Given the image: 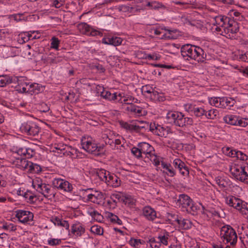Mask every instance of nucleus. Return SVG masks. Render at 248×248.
<instances>
[{"label":"nucleus","mask_w":248,"mask_h":248,"mask_svg":"<svg viewBox=\"0 0 248 248\" xmlns=\"http://www.w3.org/2000/svg\"><path fill=\"white\" fill-rule=\"evenodd\" d=\"M53 185L58 188L66 192H71L73 189L72 185L63 179H55L53 181Z\"/></svg>","instance_id":"4468645a"},{"label":"nucleus","mask_w":248,"mask_h":248,"mask_svg":"<svg viewBox=\"0 0 248 248\" xmlns=\"http://www.w3.org/2000/svg\"><path fill=\"white\" fill-rule=\"evenodd\" d=\"M103 199L104 195L102 193L95 191L94 193L89 194L87 200L94 203L100 204Z\"/></svg>","instance_id":"aec40b11"},{"label":"nucleus","mask_w":248,"mask_h":248,"mask_svg":"<svg viewBox=\"0 0 248 248\" xmlns=\"http://www.w3.org/2000/svg\"><path fill=\"white\" fill-rule=\"evenodd\" d=\"M158 238L159 239L160 243H162L164 245H168V237L166 235H160L159 236Z\"/></svg>","instance_id":"680f3d73"},{"label":"nucleus","mask_w":248,"mask_h":248,"mask_svg":"<svg viewBox=\"0 0 248 248\" xmlns=\"http://www.w3.org/2000/svg\"><path fill=\"white\" fill-rule=\"evenodd\" d=\"M101 96L109 100H114L116 97V93H111L110 92L105 90L101 92Z\"/></svg>","instance_id":"473e14b6"},{"label":"nucleus","mask_w":248,"mask_h":248,"mask_svg":"<svg viewBox=\"0 0 248 248\" xmlns=\"http://www.w3.org/2000/svg\"><path fill=\"white\" fill-rule=\"evenodd\" d=\"M129 244L131 246L135 248H139L141 244V242L140 239H131L129 241Z\"/></svg>","instance_id":"8fccbe9b"},{"label":"nucleus","mask_w":248,"mask_h":248,"mask_svg":"<svg viewBox=\"0 0 248 248\" xmlns=\"http://www.w3.org/2000/svg\"><path fill=\"white\" fill-rule=\"evenodd\" d=\"M127 110L134 112L139 115H142V109L135 106L130 105V106L127 107Z\"/></svg>","instance_id":"c9c22d12"},{"label":"nucleus","mask_w":248,"mask_h":248,"mask_svg":"<svg viewBox=\"0 0 248 248\" xmlns=\"http://www.w3.org/2000/svg\"><path fill=\"white\" fill-rule=\"evenodd\" d=\"M24 197L30 203L34 202V200L36 199V197L30 191H27L24 193Z\"/></svg>","instance_id":"f704fd0d"},{"label":"nucleus","mask_w":248,"mask_h":248,"mask_svg":"<svg viewBox=\"0 0 248 248\" xmlns=\"http://www.w3.org/2000/svg\"><path fill=\"white\" fill-rule=\"evenodd\" d=\"M120 182L121 180L116 175L110 173L106 183L108 186L116 187L120 185Z\"/></svg>","instance_id":"412c9836"},{"label":"nucleus","mask_w":248,"mask_h":248,"mask_svg":"<svg viewBox=\"0 0 248 248\" xmlns=\"http://www.w3.org/2000/svg\"><path fill=\"white\" fill-rule=\"evenodd\" d=\"M202 215L203 217H204L205 219H208L211 217L212 216H218V214L216 211L212 212L210 211L206 210L205 211H203Z\"/></svg>","instance_id":"58836bf2"},{"label":"nucleus","mask_w":248,"mask_h":248,"mask_svg":"<svg viewBox=\"0 0 248 248\" xmlns=\"http://www.w3.org/2000/svg\"><path fill=\"white\" fill-rule=\"evenodd\" d=\"M82 148L89 153H93L99 149L97 146L94 140L90 136L83 137L81 141Z\"/></svg>","instance_id":"1a4fd4ad"},{"label":"nucleus","mask_w":248,"mask_h":248,"mask_svg":"<svg viewBox=\"0 0 248 248\" xmlns=\"http://www.w3.org/2000/svg\"><path fill=\"white\" fill-rule=\"evenodd\" d=\"M116 97L115 99V100H117L118 102H120L121 103H123V100L124 99V94L123 93H116Z\"/></svg>","instance_id":"69168bd1"},{"label":"nucleus","mask_w":248,"mask_h":248,"mask_svg":"<svg viewBox=\"0 0 248 248\" xmlns=\"http://www.w3.org/2000/svg\"><path fill=\"white\" fill-rule=\"evenodd\" d=\"M230 171L236 180L248 184V164L244 166H232L230 168Z\"/></svg>","instance_id":"f03ea898"},{"label":"nucleus","mask_w":248,"mask_h":248,"mask_svg":"<svg viewBox=\"0 0 248 248\" xmlns=\"http://www.w3.org/2000/svg\"><path fill=\"white\" fill-rule=\"evenodd\" d=\"M146 157L153 162L155 166H157L160 164V161L158 157L155 155L154 152L146 156Z\"/></svg>","instance_id":"4c0bfd02"},{"label":"nucleus","mask_w":248,"mask_h":248,"mask_svg":"<svg viewBox=\"0 0 248 248\" xmlns=\"http://www.w3.org/2000/svg\"><path fill=\"white\" fill-rule=\"evenodd\" d=\"M229 21L228 18H224L221 16H216L214 18V22L213 23L214 26H215V30L217 32H221L224 26H225L228 21Z\"/></svg>","instance_id":"dca6fc26"},{"label":"nucleus","mask_w":248,"mask_h":248,"mask_svg":"<svg viewBox=\"0 0 248 248\" xmlns=\"http://www.w3.org/2000/svg\"><path fill=\"white\" fill-rule=\"evenodd\" d=\"M27 150L26 148H24H24H23V147L19 148L18 149L16 152L14 154V157H16V154H17V155H20L21 156L22 155H25L26 154H27Z\"/></svg>","instance_id":"4d7b16f0"},{"label":"nucleus","mask_w":248,"mask_h":248,"mask_svg":"<svg viewBox=\"0 0 248 248\" xmlns=\"http://www.w3.org/2000/svg\"><path fill=\"white\" fill-rule=\"evenodd\" d=\"M42 181L41 179L39 178H36L32 181V186L38 185H42Z\"/></svg>","instance_id":"774afa93"},{"label":"nucleus","mask_w":248,"mask_h":248,"mask_svg":"<svg viewBox=\"0 0 248 248\" xmlns=\"http://www.w3.org/2000/svg\"><path fill=\"white\" fill-rule=\"evenodd\" d=\"M225 202L231 207L240 211L242 214H246L245 212L244 206H245L244 202L240 199L234 196L229 195L225 198Z\"/></svg>","instance_id":"6e6552de"},{"label":"nucleus","mask_w":248,"mask_h":248,"mask_svg":"<svg viewBox=\"0 0 248 248\" xmlns=\"http://www.w3.org/2000/svg\"><path fill=\"white\" fill-rule=\"evenodd\" d=\"M182 55L184 56H188L192 59L202 62L203 61V51L200 47L187 44L181 47Z\"/></svg>","instance_id":"f257e3e1"},{"label":"nucleus","mask_w":248,"mask_h":248,"mask_svg":"<svg viewBox=\"0 0 248 248\" xmlns=\"http://www.w3.org/2000/svg\"><path fill=\"white\" fill-rule=\"evenodd\" d=\"M222 100H223V105H224V108H226L227 107H232L236 103L235 100L233 98L223 97Z\"/></svg>","instance_id":"72a5a7b5"},{"label":"nucleus","mask_w":248,"mask_h":248,"mask_svg":"<svg viewBox=\"0 0 248 248\" xmlns=\"http://www.w3.org/2000/svg\"><path fill=\"white\" fill-rule=\"evenodd\" d=\"M193 124V120L191 118L188 117H184L182 114V117L179 119L178 122H177V125L180 127H183L186 125H191Z\"/></svg>","instance_id":"2f4dec72"},{"label":"nucleus","mask_w":248,"mask_h":248,"mask_svg":"<svg viewBox=\"0 0 248 248\" xmlns=\"http://www.w3.org/2000/svg\"><path fill=\"white\" fill-rule=\"evenodd\" d=\"M41 170V168L38 165L33 164L32 163V165H31V168L29 169V172L31 173H38Z\"/></svg>","instance_id":"79ce46f5"},{"label":"nucleus","mask_w":248,"mask_h":248,"mask_svg":"<svg viewBox=\"0 0 248 248\" xmlns=\"http://www.w3.org/2000/svg\"><path fill=\"white\" fill-rule=\"evenodd\" d=\"M16 216L20 222L23 223L31 221L33 218V215L31 212L25 210L17 211Z\"/></svg>","instance_id":"ddd939ff"},{"label":"nucleus","mask_w":248,"mask_h":248,"mask_svg":"<svg viewBox=\"0 0 248 248\" xmlns=\"http://www.w3.org/2000/svg\"><path fill=\"white\" fill-rule=\"evenodd\" d=\"M90 214L95 220L98 222H101L103 219V216L97 211H92L90 213Z\"/></svg>","instance_id":"ea45409f"},{"label":"nucleus","mask_w":248,"mask_h":248,"mask_svg":"<svg viewBox=\"0 0 248 248\" xmlns=\"http://www.w3.org/2000/svg\"><path fill=\"white\" fill-rule=\"evenodd\" d=\"M220 235L223 242L234 245L237 241V235L235 231L229 225L224 226L220 230Z\"/></svg>","instance_id":"7ed1b4c3"},{"label":"nucleus","mask_w":248,"mask_h":248,"mask_svg":"<svg viewBox=\"0 0 248 248\" xmlns=\"http://www.w3.org/2000/svg\"><path fill=\"white\" fill-rule=\"evenodd\" d=\"M169 129L160 125H157L155 128L154 134L160 137H166L169 134Z\"/></svg>","instance_id":"bb28decb"},{"label":"nucleus","mask_w":248,"mask_h":248,"mask_svg":"<svg viewBox=\"0 0 248 248\" xmlns=\"http://www.w3.org/2000/svg\"><path fill=\"white\" fill-rule=\"evenodd\" d=\"M111 199L115 202V199H117L119 201H124L123 198L121 197L120 194H116L112 195Z\"/></svg>","instance_id":"338daca9"},{"label":"nucleus","mask_w":248,"mask_h":248,"mask_svg":"<svg viewBox=\"0 0 248 248\" xmlns=\"http://www.w3.org/2000/svg\"><path fill=\"white\" fill-rule=\"evenodd\" d=\"M108 217L110 218V220L112 222L117 223L119 224H122V221L116 215H113L111 213H108Z\"/></svg>","instance_id":"49530a36"},{"label":"nucleus","mask_w":248,"mask_h":248,"mask_svg":"<svg viewBox=\"0 0 248 248\" xmlns=\"http://www.w3.org/2000/svg\"><path fill=\"white\" fill-rule=\"evenodd\" d=\"M142 94L152 100H155L157 98L158 93L155 89L149 85L142 86L141 88Z\"/></svg>","instance_id":"f3484780"},{"label":"nucleus","mask_w":248,"mask_h":248,"mask_svg":"<svg viewBox=\"0 0 248 248\" xmlns=\"http://www.w3.org/2000/svg\"><path fill=\"white\" fill-rule=\"evenodd\" d=\"M77 27L81 33L88 35L95 36L99 33V31L91 28L86 23H80L78 24Z\"/></svg>","instance_id":"2eb2a0df"},{"label":"nucleus","mask_w":248,"mask_h":248,"mask_svg":"<svg viewBox=\"0 0 248 248\" xmlns=\"http://www.w3.org/2000/svg\"><path fill=\"white\" fill-rule=\"evenodd\" d=\"M193 111L195 115L197 117L202 116L205 112V110L203 108H194Z\"/></svg>","instance_id":"5fc2aeb1"},{"label":"nucleus","mask_w":248,"mask_h":248,"mask_svg":"<svg viewBox=\"0 0 248 248\" xmlns=\"http://www.w3.org/2000/svg\"><path fill=\"white\" fill-rule=\"evenodd\" d=\"M182 117L181 113L176 111H170L167 113L166 118L170 123L177 125V122Z\"/></svg>","instance_id":"6ab92c4d"},{"label":"nucleus","mask_w":248,"mask_h":248,"mask_svg":"<svg viewBox=\"0 0 248 248\" xmlns=\"http://www.w3.org/2000/svg\"><path fill=\"white\" fill-rule=\"evenodd\" d=\"M180 172L183 175V176H186L188 175L189 174V171L187 169V168L186 167L185 164H184V166L183 167H180L179 169Z\"/></svg>","instance_id":"e2e57ef3"},{"label":"nucleus","mask_w":248,"mask_h":248,"mask_svg":"<svg viewBox=\"0 0 248 248\" xmlns=\"http://www.w3.org/2000/svg\"><path fill=\"white\" fill-rule=\"evenodd\" d=\"M217 115V111L216 110H210L205 115L208 119H213Z\"/></svg>","instance_id":"13d9d810"},{"label":"nucleus","mask_w":248,"mask_h":248,"mask_svg":"<svg viewBox=\"0 0 248 248\" xmlns=\"http://www.w3.org/2000/svg\"><path fill=\"white\" fill-rule=\"evenodd\" d=\"M150 246L152 248H159L160 247V243L156 242L154 238H151L149 240Z\"/></svg>","instance_id":"bf43d9fd"},{"label":"nucleus","mask_w":248,"mask_h":248,"mask_svg":"<svg viewBox=\"0 0 248 248\" xmlns=\"http://www.w3.org/2000/svg\"><path fill=\"white\" fill-rule=\"evenodd\" d=\"M51 47L55 49H58L60 44L59 39L55 37H53L51 39Z\"/></svg>","instance_id":"a18cd8bd"},{"label":"nucleus","mask_w":248,"mask_h":248,"mask_svg":"<svg viewBox=\"0 0 248 248\" xmlns=\"http://www.w3.org/2000/svg\"><path fill=\"white\" fill-rule=\"evenodd\" d=\"M51 220L55 225L61 226L66 230L69 229V223L66 220H62L58 217H52Z\"/></svg>","instance_id":"cd10ccee"},{"label":"nucleus","mask_w":248,"mask_h":248,"mask_svg":"<svg viewBox=\"0 0 248 248\" xmlns=\"http://www.w3.org/2000/svg\"><path fill=\"white\" fill-rule=\"evenodd\" d=\"M142 215L149 220H154L156 217L155 210L150 206H146L142 209Z\"/></svg>","instance_id":"a211bd4d"},{"label":"nucleus","mask_w":248,"mask_h":248,"mask_svg":"<svg viewBox=\"0 0 248 248\" xmlns=\"http://www.w3.org/2000/svg\"><path fill=\"white\" fill-rule=\"evenodd\" d=\"M135 98L131 96H124L122 103L132 105L133 102H135Z\"/></svg>","instance_id":"de8ad7c7"},{"label":"nucleus","mask_w":248,"mask_h":248,"mask_svg":"<svg viewBox=\"0 0 248 248\" xmlns=\"http://www.w3.org/2000/svg\"><path fill=\"white\" fill-rule=\"evenodd\" d=\"M118 9L120 11L123 12H131L132 10L134 9L133 7H130L128 6L125 5H121L119 6Z\"/></svg>","instance_id":"864d4df0"},{"label":"nucleus","mask_w":248,"mask_h":248,"mask_svg":"<svg viewBox=\"0 0 248 248\" xmlns=\"http://www.w3.org/2000/svg\"><path fill=\"white\" fill-rule=\"evenodd\" d=\"M169 219L171 221V223L174 225L177 224L179 228L182 229H188L191 226V222L187 219L178 218L177 216L170 215Z\"/></svg>","instance_id":"f8f14e48"},{"label":"nucleus","mask_w":248,"mask_h":248,"mask_svg":"<svg viewBox=\"0 0 248 248\" xmlns=\"http://www.w3.org/2000/svg\"><path fill=\"white\" fill-rule=\"evenodd\" d=\"M132 153L136 156L137 157L139 158L142 156V152L140 150V148L139 147L138 148L133 147L131 150Z\"/></svg>","instance_id":"3c124183"},{"label":"nucleus","mask_w":248,"mask_h":248,"mask_svg":"<svg viewBox=\"0 0 248 248\" xmlns=\"http://www.w3.org/2000/svg\"><path fill=\"white\" fill-rule=\"evenodd\" d=\"M103 43L107 45H111L117 46L121 44L122 39L120 37H113L111 38H104L102 40Z\"/></svg>","instance_id":"393cba45"},{"label":"nucleus","mask_w":248,"mask_h":248,"mask_svg":"<svg viewBox=\"0 0 248 248\" xmlns=\"http://www.w3.org/2000/svg\"><path fill=\"white\" fill-rule=\"evenodd\" d=\"M26 86L27 87H28V93L31 94H38L40 92L43 90V87L37 83H33L30 85L26 84Z\"/></svg>","instance_id":"a878e982"},{"label":"nucleus","mask_w":248,"mask_h":248,"mask_svg":"<svg viewBox=\"0 0 248 248\" xmlns=\"http://www.w3.org/2000/svg\"><path fill=\"white\" fill-rule=\"evenodd\" d=\"M138 146L140 148L142 154L145 155L146 157L154 152V148L148 143H140Z\"/></svg>","instance_id":"5701e85b"},{"label":"nucleus","mask_w":248,"mask_h":248,"mask_svg":"<svg viewBox=\"0 0 248 248\" xmlns=\"http://www.w3.org/2000/svg\"><path fill=\"white\" fill-rule=\"evenodd\" d=\"M240 239L246 248H248V234H246L243 237L240 236Z\"/></svg>","instance_id":"052dcab7"},{"label":"nucleus","mask_w":248,"mask_h":248,"mask_svg":"<svg viewBox=\"0 0 248 248\" xmlns=\"http://www.w3.org/2000/svg\"><path fill=\"white\" fill-rule=\"evenodd\" d=\"M223 120L225 123L233 125L245 127L248 124V120L239 118L232 115H226L223 118Z\"/></svg>","instance_id":"9b49d317"},{"label":"nucleus","mask_w":248,"mask_h":248,"mask_svg":"<svg viewBox=\"0 0 248 248\" xmlns=\"http://www.w3.org/2000/svg\"><path fill=\"white\" fill-rule=\"evenodd\" d=\"M234 154L235 155L236 157L241 160H246L248 158L246 154L241 151L234 152Z\"/></svg>","instance_id":"09e8293b"},{"label":"nucleus","mask_w":248,"mask_h":248,"mask_svg":"<svg viewBox=\"0 0 248 248\" xmlns=\"http://www.w3.org/2000/svg\"><path fill=\"white\" fill-rule=\"evenodd\" d=\"M31 165H32V162L25 159V160H23L22 167L20 169L26 170L27 172H29Z\"/></svg>","instance_id":"37998d69"},{"label":"nucleus","mask_w":248,"mask_h":248,"mask_svg":"<svg viewBox=\"0 0 248 248\" xmlns=\"http://www.w3.org/2000/svg\"><path fill=\"white\" fill-rule=\"evenodd\" d=\"M11 82V80L7 77L0 76V87H4Z\"/></svg>","instance_id":"c03bdc74"},{"label":"nucleus","mask_w":248,"mask_h":248,"mask_svg":"<svg viewBox=\"0 0 248 248\" xmlns=\"http://www.w3.org/2000/svg\"><path fill=\"white\" fill-rule=\"evenodd\" d=\"M50 191V189L49 186L45 184V185H43L42 192H40V193L44 195V196L46 198H48L50 196V195H49Z\"/></svg>","instance_id":"a19ab883"},{"label":"nucleus","mask_w":248,"mask_h":248,"mask_svg":"<svg viewBox=\"0 0 248 248\" xmlns=\"http://www.w3.org/2000/svg\"><path fill=\"white\" fill-rule=\"evenodd\" d=\"M195 2V0H184L182 1H178L176 2V3L177 4H191L194 3Z\"/></svg>","instance_id":"0e129e2a"},{"label":"nucleus","mask_w":248,"mask_h":248,"mask_svg":"<svg viewBox=\"0 0 248 248\" xmlns=\"http://www.w3.org/2000/svg\"><path fill=\"white\" fill-rule=\"evenodd\" d=\"M209 101L211 105L216 107L222 108L224 107V105L223 104V100H222V98L212 97L209 99Z\"/></svg>","instance_id":"7c9ffc66"},{"label":"nucleus","mask_w":248,"mask_h":248,"mask_svg":"<svg viewBox=\"0 0 248 248\" xmlns=\"http://www.w3.org/2000/svg\"><path fill=\"white\" fill-rule=\"evenodd\" d=\"M102 138L106 144L111 145L113 143L114 135L111 131L107 129L103 132Z\"/></svg>","instance_id":"4be33fe9"},{"label":"nucleus","mask_w":248,"mask_h":248,"mask_svg":"<svg viewBox=\"0 0 248 248\" xmlns=\"http://www.w3.org/2000/svg\"><path fill=\"white\" fill-rule=\"evenodd\" d=\"M121 126L126 130L132 132H140L148 129L149 124L145 121H136L134 123L130 124L126 122H121Z\"/></svg>","instance_id":"20e7f679"},{"label":"nucleus","mask_w":248,"mask_h":248,"mask_svg":"<svg viewBox=\"0 0 248 248\" xmlns=\"http://www.w3.org/2000/svg\"><path fill=\"white\" fill-rule=\"evenodd\" d=\"M20 129L22 132L32 136L38 135L40 130V128L38 125L31 120L23 122Z\"/></svg>","instance_id":"39448f33"},{"label":"nucleus","mask_w":248,"mask_h":248,"mask_svg":"<svg viewBox=\"0 0 248 248\" xmlns=\"http://www.w3.org/2000/svg\"><path fill=\"white\" fill-rule=\"evenodd\" d=\"M96 174L101 181L106 182L110 172L104 169L98 170L96 171Z\"/></svg>","instance_id":"c85d7f7f"},{"label":"nucleus","mask_w":248,"mask_h":248,"mask_svg":"<svg viewBox=\"0 0 248 248\" xmlns=\"http://www.w3.org/2000/svg\"><path fill=\"white\" fill-rule=\"evenodd\" d=\"M23 160L25 158H23L21 157L16 158V159L13 161V163L17 168H20L22 167V164L23 162Z\"/></svg>","instance_id":"603ef678"},{"label":"nucleus","mask_w":248,"mask_h":248,"mask_svg":"<svg viewBox=\"0 0 248 248\" xmlns=\"http://www.w3.org/2000/svg\"><path fill=\"white\" fill-rule=\"evenodd\" d=\"M71 232L77 236H80L85 232V229L80 223H75L72 226Z\"/></svg>","instance_id":"b1692460"},{"label":"nucleus","mask_w":248,"mask_h":248,"mask_svg":"<svg viewBox=\"0 0 248 248\" xmlns=\"http://www.w3.org/2000/svg\"><path fill=\"white\" fill-rule=\"evenodd\" d=\"M91 231L92 232L98 235H102L103 233V229L97 225L92 226L91 228Z\"/></svg>","instance_id":"e433bc0d"},{"label":"nucleus","mask_w":248,"mask_h":248,"mask_svg":"<svg viewBox=\"0 0 248 248\" xmlns=\"http://www.w3.org/2000/svg\"><path fill=\"white\" fill-rule=\"evenodd\" d=\"M184 164L185 163L182 161L177 158L174 159L173 162L174 166L178 169H179L180 167H183V166H184Z\"/></svg>","instance_id":"6e6d98bb"},{"label":"nucleus","mask_w":248,"mask_h":248,"mask_svg":"<svg viewBox=\"0 0 248 248\" xmlns=\"http://www.w3.org/2000/svg\"><path fill=\"white\" fill-rule=\"evenodd\" d=\"M161 166L162 167V171L164 173H166L170 176H173L174 175L175 173L174 170L170 164L161 162Z\"/></svg>","instance_id":"c756f323"},{"label":"nucleus","mask_w":248,"mask_h":248,"mask_svg":"<svg viewBox=\"0 0 248 248\" xmlns=\"http://www.w3.org/2000/svg\"><path fill=\"white\" fill-rule=\"evenodd\" d=\"M52 151L65 156L74 157L77 150L71 146L62 144H55L52 148Z\"/></svg>","instance_id":"0eeeda50"},{"label":"nucleus","mask_w":248,"mask_h":248,"mask_svg":"<svg viewBox=\"0 0 248 248\" xmlns=\"http://www.w3.org/2000/svg\"><path fill=\"white\" fill-rule=\"evenodd\" d=\"M238 29L239 27L237 22L233 20H230L224 26L220 34L227 37L232 38L234 37V34L238 31Z\"/></svg>","instance_id":"9d476101"},{"label":"nucleus","mask_w":248,"mask_h":248,"mask_svg":"<svg viewBox=\"0 0 248 248\" xmlns=\"http://www.w3.org/2000/svg\"><path fill=\"white\" fill-rule=\"evenodd\" d=\"M177 204L180 207L186 209L187 212H193V214L196 212L197 210L196 207L193 205L190 197L185 194L179 196V198L177 201Z\"/></svg>","instance_id":"423d86ee"}]
</instances>
